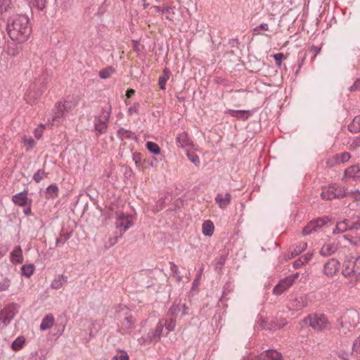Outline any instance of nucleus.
Instances as JSON below:
<instances>
[{
  "label": "nucleus",
  "instance_id": "f257e3e1",
  "mask_svg": "<svg viewBox=\"0 0 360 360\" xmlns=\"http://www.w3.org/2000/svg\"><path fill=\"white\" fill-rule=\"evenodd\" d=\"M6 30L13 41L23 44L28 40L31 34L29 18L26 15H20L13 19H9Z\"/></svg>",
  "mask_w": 360,
  "mask_h": 360
},
{
  "label": "nucleus",
  "instance_id": "f03ea898",
  "mask_svg": "<svg viewBox=\"0 0 360 360\" xmlns=\"http://www.w3.org/2000/svg\"><path fill=\"white\" fill-rule=\"evenodd\" d=\"M342 273L352 285H355L360 280V256L356 259H346L343 263Z\"/></svg>",
  "mask_w": 360,
  "mask_h": 360
},
{
  "label": "nucleus",
  "instance_id": "7ed1b4c3",
  "mask_svg": "<svg viewBox=\"0 0 360 360\" xmlns=\"http://www.w3.org/2000/svg\"><path fill=\"white\" fill-rule=\"evenodd\" d=\"M75 108V103L65 101L58 103L56 105V110L51 120H49L51 126L60 125L67 117L68 112Z\"/></svg>",
  "mask_w": 360,
  "mask_h": 360
},
{
  "label": "nucleus",
  "instance_id": "20e7f679",
  "mask_svg": "<svg viewBox=\"0 0 360 360\" xmlns=\"http://www.w3.org/2000/svg\"><path fill=\"white\" fill-rule=\"evenodd\" d=\"M359 321V314L356 311H348L341 317L340 328V333L347 334V332L353 330Z\"/></svg>",
  "mask_w": 360,
  "mask_h": 360
},
{
  "label": "nucleus",
  "instance_id": "39448f33",
  "mask_svg": "<svg viewBox=\"0 0 360 360\" xmlns=\"http://www.w3.org/2000/svg\"><path fill=\"white\" fill-rule=\"evenodd\" d=\"M345 196H347L346 188L338 184H333L323 187L321 193V198L326 200L342 198Z\"/></svg>",
  "mask_w": 360,
  "mask_h": 360
},
{
  "label": "nucleus",
  "instance_id": "423d86ee",
  "mask_svg": "<svg viewBox=\"0 0 360 360\" xmlns=\"http://www.w3.org/2000/svg\"><path fill=\"white\" fill-rule=\"evenodd\" d=\"M304 321L306 324L309 325L314 330H326L330 327L328 320L323 314H309Z\"/></svg>",
  "mask_w": 360,
  "mask_h": 360
},
{
  "label": "nucleus",
  "instance_id": "0eeeda50",
  "mask_svg": "<svg viewBox=\"0 0 360 360\" xmlns=\"http://www.w3.org/2000/svg\"><path fill=\"white\" fill-rule=\"evenodd\" d=\"M19 306L16 303L6 305L0 311V321L7 326L18 312Z\"/></svg>",
  "mask_w": 360,
  "mask_h": 360
},
{
  "label": "nucleus",
  "instance_id": "6e6552de",
  "mask_svg": "<svg viewBox=\"0 0 360 360\" xmlns=\"http://www.w3.org/2000/svg\"><path fill=\"white\" fill-rule=\"evenodd\" d=\"M329 221L330 219L328 217L317 218L315 220H312L304 227L302 232V235L307 236L314 232L318 231L320 229H321L324 225L327 224Z\"/></svg>",
  "mask_w": 360,
  "mask_h": 360
},
{
  "label": "nucleus",
  "instance_id": "1a4fd4ad",
  "mask_svg": "<svg viewBox=\"0 0 360 360\" xmlns=\"http://www.w3.org/2000/svg\"><path fill=\"white\" fill-rule=\"evenodd\" d=\"M299 274H295L288 276L287 278L281 280L273 289V293L276 295H281L286 291L298 278Z\"/></svg>",
  "mask_w": 360,
  "mask_h": 360
},
{
  "label": "nucleus",
  "instance_id": "9d476101",
  "mask_svg": "<svg viewBox=\"0 0 360 360\" xmlns=\"http://www.w3.org/2000/svg\"><path fill=\"white\" fill-rule=\"evenodd\" d=\"M340 264L335 259H329L323 266V273L328 277H333L340 270Z\"/></svg>",
  "mask_w": 360,
  "mask_h": 360
},
{
  "label": "nucleus",
  "instance_id": "9b49d317",
  "mask_svg": "<svg viewBox=\"0 0 360 360\" xmlns=\"http://www.w3.org/2000/svg\"><path fill=\"white\" fill-rule=\"evenodd\" d=\"M134 224L133 218L129 214L120 213L116 220V227L123 228L124 232L129 229Z\"/></svg>",
  "mask_w": 360,
  "mask_h": 360
},
{
  "label": "nucleus",
  "instance_id": "f8f14e48",
  "mask_svg": "<svg viewBox=\"0 0 360 360\" xmlns=\"http://www.w3.org/2000/svg\"><path fill=\"white\" fill-rule=\"evenodd\" d=\"M360 179V167L359 165H352L345 170L342 178L343 181L347 182L350 180H356Z\"/></svg>",
  "mask_w": 360,
  "mask_h": 360
},
{
  "label": "nucleus",
  "instance_id": "ddd939ff",
  "mask_svg": "<svg viewBox=\"0 0 360 360\" xmlns=\"http://www.w3.org/2000/svg\"><path fill=\"white\" fill-rule=\"evenodd\" d=\"M350 354H352L357 358H360V335L354 340L352 345V352H349V351L346 352L341 349L338 352L339 356L345 360L348 359Z\"/></svg>",
  "mask_w": 360,
  "mask_h": 360
},
{
  "label": "nucleus",
  "instance_id": "4468645a",
  "mask_svg": "<svg viewBox=\"0 0 360 360\" xmlns=\"http://www.w3.org/2000/svg\"><path fill=\"white\" fill-rule=\"evenodd\" d=\"M13 202L20 207L30 206L32 200L27 197V191H24L21 193H17L12 198Z\"/></svg>",
  "mask_w": 360,
  "mask_h": 360
},
{
  "label": "nucleus",
  "instance_id": "2eb2a0df",
  "mask_svg": "<svg viewBox=\"0 0 360 360\" xmlns=\"http://www.w3.org/2000/svg\"><path fill=\"white\" fill-rule=\"evenodd\" d=\"M20 44L15 41H8L4 47L5 53L12 57L17 56L22 51Z\"/></svg>",
  "mask_w": 360,
  "mask_h": 360
},
{
  "label": "nucleus",
  "instance_id": "dca6fc26",
  "mask_svg": "<svg viewBox=\"0 0 360 360\" xmlns=\"http://www.w3.org/2000/svg\"><path fill=\"white\" fill-rule=\"evenodd\" d=\"M351 156L349 153L345 152L340 154H338L335 156L330 158L328 162L327 165L329 167H333L335 165L342 164L347 162L350 159Z\"/></svg>",
  "mask_w": 360,
  "mask_h": 360
},
{
  "label": "nucleus",
  "instance_id": "f3484780",
  "mask_svg": "<svg viewBox=\"0 0 360 360\" xmlns=\"http://www.w3.org/2000/svg\"><path fill=\"white\" fill-rule=\"evenodd\" d=\"M214 200L221 209H225L231 203V195L229 193H218Z\"/></svg>",
  "mask_w": 360,
  "mask_h": 360
},
{
  "label": "nucleus",
  "instance_id": "a211bd4d",
  "mask_svg": "<svg viewBox=\"0 0 360 360\" xmlns=\"http://www.w3.org/2000/svg\"><path fill=\"white\" fill-rule=\"evenodd\" d=\"M42 94H43L42 91L36 92L35 91V86H33L25 94V99H26L27 103H29L30 104H34L40 98V97L42 95Z\"/></svg>",
  "mask_w": 360,
  "mask_h": 360
},
{
  "label": "nucleus",
  "instance_id": "6ab92c4d",
  "mask_svg": "<svg viewBox=\"0 0 360 360\" xmlns=\"http://www.w3.org/2000/svg\"><path fill=\"white\" fill-rule=\"evenodd\" d=\"M108 115H109L108 114L107 115H105L103 118H96L94 121L95 129L101 134L105 133L107 130Z\"/></svg>",
  "mask_w": 360,
  "mask_h": 360
},
{
  "label": "nucleus",
  "instance_id": "aec40b11",
  "mask_svg": "<svg viewBox=\"0 0 360 360\" xmlns=\"http://www.w3.org/2000/svg\"><path fill=\"white\" fill-rule=\"evenodd\" d=\"M11 262L13 264H21L23 262L22 250L20 246H16L11 252Z\"/></svg>",
  "mask_w": 360,
  "mask_h": 360
},
{
  "label": "nucleus",
  "instance_id": "412c9836",
  "mask_svg": "<svg viewBox=\"0 0 360 360\" xmlns=\"http://www.w3.org/2000/svg\"><path fill=\"white\" fill-rule=\"evenodd\" d=\"M262 358L264 360H283L282 354L274 349H269L262 354Z\"/></svg>",
  "mask_w": 360,
  "mask_h": 360
},
{
  "label": "nucleus",
  "instance_id": "4be33fe9",
  "mask_svg": "<svg viewBox=\"0 0 360 360\" xmlns=\"http://www.w3.org/2000/svg\"><path fill=\"white\" fill-rule=\"evenodd\" d=\"M307 298L306 296H300L295 298L290 303L291 307L295 310H300L307 306Z\"/></svg>",
  "mask_w": 360,
  "mask_h": 360
},
{
  "label": "nucleus",
  "instance_id": "5701e85b",
  "mask_svg": "<svg viewBox=\"0 0 360 360\" xmlns=\"http://www.w3.org/2000/svg\"><path fill=\"white\" fill-rule=\"evenodd\" d=\"M171 72L168 68H165L162 75L159 77L158 85L160 89L164 90L166 88V83L169 79Z\"/></svg>",
  "mask_w": 360,
  "mask_h": 360
},
{
  "label": "nucleus",
  "instance_id": "b1692460",
  "mask_svg": "<svg viewBox=\"0 0 360 360\" xmlns=\"http://www.w3.org/2000/svg\"><path fill=\"white\" fill-rule=\"evenodd\" d=\"M176 141L179 147L184 148L191 145V141L186 132L183 131L178 134Z\"/></svg>",
  "mask_w": 360,
  "mask_h": 360
},
{
  "label": "nucleus",
  "instance_id": "393cba45",
  "mask_svg": "<svg viewBox=\"0 0 360 360\" xmlns=\"http://www.w3.org/2000/svg\"><path fill=\"white\" fill-rule=\"evenodd\" d=\"M226 113L229 114L231 116L236 117L240 120H245L249 117V111L246 110H228Z\"/></svg>",
  "mask_w": 360,
  "mask_h": 360
},
{
  "label": "nucleus",
  "instance_id": "a878e982",
  "mask_svg": "<svg viewBox=\"0 0 360 360\" xmlns=\"http://www.w3.org/2000/svg\"><path fill=\"white\" fill-rule=\"evenodd\" d=\"M336 250V246L333 243H326L321 248L320 253L323 256L330 255Z\"/></svg>",
  "mask_w": 360,
  "mask_h": 360
},
{
  "label": "nucleus",
  "instance_id": "bb28decb",
  "mask_svg": "<svg viewBox=\"0 0 360 360\" xmlns=\"http://www.w3.org/2000/svg\"><path fill=\"white\" fill-rule=\"evenodd\" d=\"M54 321V317L52 314L46 315L41 321L40 329L42 330L49 329L53 326Z\"/></svg>",
  "mask_w": 360,
  "mask_h": 360
},
{
  "label": "nucleus",
  "instance_id": "cd10ccee",
  "mask_svg": "<svg viewBox=\"0 0 360 360\" xmlns=\"http://www.w3.org/2000/svg\"><path fill=\"white\" fill-rule=\"evenodd\" d=\"M67 281V277L63 275H59L54 278L51 283V288L54 290H58L63 288L64 283Z\"/></svg>",
  "mask_w": 360,
  "mask_h": 360
},
{
  "label": "nucleus",
  "instance_id": "c85d7f7f",
  "mask_svg": "<svg viewBox=\"0 0 360 360\" xmlns=\"http://www.w3.org/2000/svg\"><path fill=\"white\" fill-rule=\"evenodd\" d=\"M14 8L11 0H0V13L3 14L11 11Z\"/></svg>",
  "mask_w": 360,
  "mask_h": 360
},
{
  "label": "nucleus",
  "instance_id": "c756f323",
  "mask_svg": "<svg viewBox=\"0 0 360 360\" xmlns=\"http://www.w3.org/2000/svg\"><path fill=\"white\" fill-rule=\"evenodd\" d=\"M214 224L210 220H207L203 222L202 231L205 236H211L214 233Z\"/></svg>",
  "mask_w": 360,
  "mask_h": 360
},
{
  "label": "nucleus",
  "instance_id": "7c9ffc66",
  "mask_svg": "<svg viewBox=\"0 0 360 360\" xmlns=\"http://www.w3.org/2000/svg\"><path fill=\"white\" fill-rule=\"evenodd\" d=\"M348 129L352 133H358L360 131V114L356 116L348 125Z\"/></svg>",
  "mask_w": 360,
  "mask_h": 360
},
{
  "label": "nucleus",
  "instance_id": "2f4dec72",
  "mask_svg": "<svg viewBox=\"0 0 360 360\" xmlns=\"http://www.w3.org/2000/svg\"><path fill=\"white\" fill-rule=\"evenodd\" d=\"M349 220H345L340 221L336 224L335 229L333 230V233H343L349 229Z\"/></svg>",
  "mask_w": 360,
  "mask_h": 360
},
{
  "label": "nucleus",
  "instance_id": "473e14b6",
  "mask_svg": "<svg viewBox=\"0 0 360 360\" xmlns=\"http://www.w3.org/2000/svg\"><path fill=\"white\" fill-rule=\"evenodd\" d=\"M116 72L115 69L112 66H108L105 68H103L99 71L98 75L101 79H108L110 78L115 72Z\"/></svg>",
  "mask_w": 360,
  "mask_h": 360
},
{
  "label": "nucleus",
  "instance_id": "72a5a7b5",
  "mask_svg": "<svg viewBox=\"0 0 360 360\" xmlns=\"http://www.w3.org/2000/svg\"><path fill=\"white\" fill-rule=\"evenodd\" d=\"M25 342V338L23 336H19L12 343L11 348L14 351H19L23 347Z\"/></svg>",
  "mask_w": 360,
  "mask_h": 360
},
{
  "label": "nucleus",
  "instance_id": "f704fd0d",
  "mask_svg": "<svg viewBox=\"0 0 360 360\" xmlns=\"http://www.w3.org/2000/svg\"><path fill=\"white\" fill-rule=\"evenodd\" d=\"M22 274L27 278L30 277L34 271L33 264L23 265L21 268Z\"/></svg>",
  "mask_w": 360,
  "mask_h": 360
},
{
  "label": "nucleus",
  "instance_id": "c9c22d12",
  "mask_svg": "<svg viewBox=\"0 0 360 360\" xmlns=\"http://www.w3.org/2000/svg\"><path fill=\"white\" fill-rule=\"evenodd\" d=\"M146 148L150 153H152L155 155H158L160 153V148L159 146L154 142H151V141L147 142Z\"/></svg>",
  "mask_w": 360,
  "mask_h": 360
},
{
  "label": "nucleus",
  "instance_id": "e433bc0d",
  "mask_svg": "<svg viewBox=\"0 0 360 360\" xmlns=\"http://www.w3.org/2000/svg\"><path fill=\"white\" fill-rule=\"evenodd\" d=\"M261 31H266V32H271V29L269 28V26L267 23H262L259 26L255 27L253 29V33L254 34L259 35L262 34Z\"/></svg>",
  "mask_w": 360,
  "mask_h": 360
},
{
  "label": "nucleus",
  "instance_id": "4c0bfd02",
  "mask_svg": "<svg viewBox=\"0 0 360 360\" xmlns=\"http://www.w3.org/2000/svg\"><path fill=\"white\" fill-rule=\"evenodd\" d=\"M118 134L122 139H134L136 137L135 134L129 131L125 130L124 129H120L118 131Z\"/></svg>",
  "mask_w": 360,
  "mask_h": 360
},
{
  "label": "nucleus",
  "instance_id": "58836bf2",
  "mask_svg": "<svg viewBox=\"0 0 360 360\" xmlns=\"http://www.w3.org/2000/svg\"><path fill=\"white\" fill-rule=\"evenodd\" d=\"M11 286V280L7 278H3L1 281H0V291H6L9 289Z\"/></svg>",
  "mask_w": 360,
  "mask_h": 360
},
{
  "label": "nucleus",
  "instance_id": "ea45409f",
  "mask_svg": "<svg viewBox=\"0 0 360 360\" xmlns=\"http://www.w3.org/2000/svg\"><path fill=\"white\" fill-rule=\"evenodd\" d=\"M32 6L36 7L39 10H43L46 6V0H29Z\"/></svg>",
  "mask_w": 360,
  "mask_h": 360
},
{
  "label": "nucleus",
  "instance_id": "a19ab883",
  "mask_svg": "<svg viewBox=\"0 0 360 360\" xmlns=\"http://www.w3.org/2000/svg\"><path fill=\"white\" fill-rule=\"evenodd\" d=\"M163 327H164V323H163L162 321H160L156 326V328L155 330V334H154V338H155L156 341L160 340L161 334L162 333Z\"/></svg>",
  "mask_w": 360,
  "mask_h": 360
},
{
  "label": "nucleus",
  "instance_id": "79ce46f5",
  "mask_svg": "<svg viewBox=\"0 0 360 360\" xmlns=\"http://www.w3.org/2000/svg\"><path fill=\"white\" fill-rule=\"evenodd\" d=\"M164 326H165L166 328L168 330V331L171 332L173 331L175 328L176 326V320L173 318L167 319L165 321Z\"/></svg>",
  "mask_w": 360,
  "mask_h": 360
},
{
  "label": "nucleus",
  "instance_id": "37998d69",
  "mask_svg": "<svg viewBox=\"0 0 360 360\" xmlns=\"http://www.w3.org/2000/svg\"><path fill=\"white\" fill-rule=\"evenodd\" d=\"M134 326V320L131 317H126L122 322L124 330H128Z\"/></svg>",
  "mask_w": 360,
  "mask_h": 360
},
{
  "label": "nucleus",
  "instance_id": "c03bdc74",
  "mask_svg": "<svg viewBox=\"0 0 360 360\" xmlns=\"http://www.w3.org/2000/svg\"><path fill=\"white\" fill-rule=\"evenodd\" d=\"M23 143L27 150L32 149L33 147L36 145L35 141L31 137L25 138L23 140Z\"/></svg>",
  "mask_w": 360,
  "mask_h": 360
},
{
  "label": "nucleus",
  "instance_id": "a18cd8bd",
  "mask_svg": "<svg viewBox=\"0 0 360 360\" xmlns=\"http://www.w3.org/2000/svg\"><path fill=\"white\" fill-rule=\"evenodd\" d=\"M349 229L358 230L360 229V217L353 219L352 221L349 220Z\"/></svg>",
  "mask_w": 360,
  "mask_h": 360
},
{
  "label": "nucleus",
  "instance_id": "49530a36",
  "mask_svg": "<svg viewBox=\"0 0 360 360\" xmlns=\"http://www.w3.org/2000/svg\"><path fill=\"white\" fill-rule=\"evenodd\" d=\"M187 157L189 159V160L192 162L193 164H195L197 166L199 165L200 159L195 153H194L193 152H188Z\"/></svg>",
  "mask_w": 360,
  "mask_h": 360
},
{
  "label": "nucleus",
  "instance_id": "de8ad7c7",
  "mask_svg": "<svg viewBox=\"0 0 360 360\" xmlns=\"http://www.w3.org/2000/svg\"><path fill=\"white\" fill-rule=\"evenodd\" d=\"M307 243H301L292 252V257L294 255H298L301 252H302L307 248Z\"/></svg>",
  "mask_w": 360,
  "mask_h": 360
},
{
  "label": "nucleus",
  "instance_id": "09e8293b",
  "mask_svg": "<svg viewBox=\"0 0 360 360\" xmlns=\"http://www.w3.org/2000/svg\"><path fill=\"white\" fill-rule=\"evenodd\" d=\"M46 175V173L44 170L42 169H39L34 174V176H33V179L37 182V183H39V181H41L44 177H45Z\"/></svg>",
  "mask_w": 360,
  "mask_h": 360
},
{
  "label": "nucleus",
  "instance_id": "8fccbe9b",
  "mask_svg": "<svg viewBox=\"0 0 360 360\" xmlns=\"http://www.w3.org/2000/svg\"><path fill=\"white\" fill-rule=\"evenodd\" d=\"M47 193L52 198L58 195V188L55 185L49 186L47 189Z\"/></svg>",
  "mask_w": 360,
  "mask_h": 360
},
{
  "label": "nucleus",
  "instance_id": "3c124183",
  "mask_svg": "<svg viewBox=\"0 0 360 360\" xmlns=\"http://www.w3.org/2000/svg\"><path fill=\"white\" fill-rule=\"evenodd\" d=\"M45 129V125L44 124H39L34 130V136L37 139H39L42 134H43V132Z\"/></svg>",
  "mask_w": 360,
  "mask_h": 360
},
{
  "label": "nucleus",
  "instance_id": "603ef678",
  "mask_svg": "<svg viewBox=\"0 0 360 360\" xmlns=\"http://www.w3.org/2000/svg\"><path fill=\"white\" fill-rule=\"evenodd\" d=\"M347 196L351 197V198L357 203L360 202V192L359 191L347 192Z\"/></svg>",
  "mask_w": 360,
  "mask_h": 360
},
{
  "label": "nucleus",
  "instance_id": "864d4df0",
  "mask_svg": "<svg viewBox=\"0 0 360 360\" xmlns=\"http://www.w3.org/2000/svg\"><path fill=\"white\" fill-rule=\"evenodd\" d=\"M162 14L165 15V18L167 20H171V21L173 20L174 13L170 12V8L168 6L164 7L162 9Z\"/></svg>",
  "mask_w": 360,
  "mask_h": 360
},
{
  "label": "nucleus",
  "instance_id": "5fc2aeb1",
  "mask_svg": "<svg viewBox=\"0 0 360 360\" xmlns=\"http://www.w3.org/2000/svg\"><path fill=\"white\" fill-rule=\"evenodd\" d=\"M114 360H129V356L125 352H121L113 357Z\"/></svg>",
  "mask_w": 360,
  "mask_h": 360
},
{
  "label": "nucleus",
  "instance_id": "6e6d98bb",
  "mask_svg": "<svg viewBox=\"0 0 360 360\" xmlns=\"http://www.w3.org/2000/svg\"><path fill=\"white\" fill-rule=\"evenodd\" d=\"M360 89V79H356L354 84L349 88L350 91H356Z\"/></svg>",
  "mask_w": 360,
  "mask_h": 360
},
{
  "label": "nucleus",
  "instance_id": "4d7b16f0",
  "mask_svg": "<svg viewBox=\"0 0 360 360\" xmlns=\"http://www.w3.org/2000/svg\"><path fill=\"white\" fill-rule=\"evenodd\" d=\"M287 322L285 320H281L278 323H275L274 325H272L271 329L273 330H278L283 327H284L286 325Z\"/></svg>",
  "mask_w": 360,
  "mask_h": 360
},
{
  "label": "nucleus",
  "instance_id": "13d9d810",
  "mask_svg": "<svg viewBox=\"0 0 360 360\" xmlns=\"http://www.w3.org/2000/svg\"><path fill=\"white\" fill-rule=\"evenodd\" d=\"M274 58L278 65H281V60L284 58V55L282 53H276L274 56Z\"/></svg>",
  "mask_w": 360,
  "mask_h": 360
},
{
  "label": "nucleus",
  "instance_id": "bf43d9fd",
  "mask_svg": "<svg viewBox=\"0 0 360 360\" xmlns=\"http://www.w3.org/2000/svg\"><path fill=\"white\" fill-rule=\"evenodd\" d=\"M304 263V262L302 260V258H300L299 259L293 262V266L295 268H300L301 267Z\"/></svg>",
  "mask_w": 360,
  "mask_h": 360
},
{
  "label": "nucleus",
  "instance_id": "052dcab7",
  "mask_svg": "<svg viewBox=\"0 0 360 360\" xmlns=\"http://www.w3.org/2000/svg\"><path fill=\"white\" fill-rule=\"evenodd\" d=\"M311 256H312L311 254L307 253L304 256H303L302 257V259L304 262V263H307V262H308L311 259Z\"/></svg>",
  "mask_w": 360,
  "mask_h": 360
},
{
  "label": "nucleus",
  "instance_id": "680f3d73",
  "mask_svg": "<svg viewBox=\"0 0 360 360\" xmlns=\"http://www.w3.org/2000/svg\"><path fill=\"white\" fill-rule=\"evenodd\" d=\"M135 94V91L132 89H129L126 92V96L127 98H131L132 96H134Z\"/></svg>",
  "mask_w": 360,
  "mask_h": 360
},
{
  "label": "nucleus",
  "instance_id": "e2e57ef3",
  "mask_svg": "<svg viewBox=\"0 0 360 360\" xmlns=\"http://www.w3.org/2000/svg\"><path fill=\"white\" fill-rule=\"evenodd\" d=\"M151 9H153L156 13H162V8H160L159 6H153L151 8Z\"/></svg>",
  "mask_w": 360,
  "mask_h": 360
},
{
  "label": "nucleus",
  "instance_id": "0e129e2a",
  "mask_svg": "<svg viewBox=\"0 0 360 360\" xmlns=\"http://www.w3.org/2000/svg\"><path fill=\"white\" fill-rule=\"evenodd\" d=\"M134 160H135V162L136 165H138L139 162H140L141 158L139 155H135L134 156Z\"/></svg>",
  "mask_w": 360,
  "mask_h": 360
},
{
  "label": "nucleus",
  "instance_id": "69168bd1",
  "mask_svg": "<svg viewBox=\"0 0 360 360\" xmlns=\"http://www.w3.org/2000/svg\"><path fill=\"white\" fill-rule=\"evenodd\" d=\"M27 208L24 210V212H25V214L29 215L31 213L30 205V206H27Z\"/></svg>",
  "mask_w": 360,
  "mask_h": 360
},
{
  "label": "nucleus",
  "instance_id": "338daca9",
  "mask_svg": "<svg viewBox=\"0 0 360 360\" xmlns=\"http://www.w3.org/2000/svg\"><path fill=\"white\" fill-rule=\"evenodd\" d=\"M142 1H143V8H146L149 6V4L146 2V0H142Z\"/></svg>",
  "mask_w": 360,
  "mask_h": 360
},
{
  "label": "nucleus",
  "instance_id": "774afa93",
  "mask_svg": "<svg viewBox=\"0 0 360 360\" xmlns=\"http://www.w3.org/2000/svg\"><path fill=\"white\" fill-rule=\"evenodd\" d=\"M117 242V238H116L114 239V241L112 243H111V245H112L115 244Z\"/></svg>",
  "mask_w": 360,
  "mask_h": 360
}]
</instances>
